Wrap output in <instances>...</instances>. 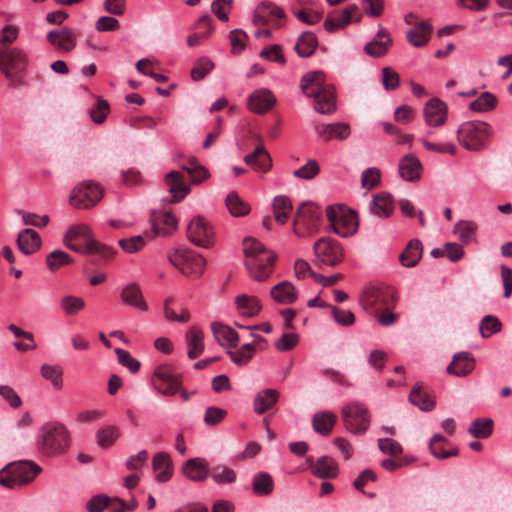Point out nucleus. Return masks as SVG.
<instances>
[{
	"mask_svg": "<svg viewBox=\"0 0 512 512\" xmlns=\"http://www.w3.org/2000/svg\"><path fill=\"white\" fill-rule=\"evenodd\" d=\"M245 267L249 276L264 282L272 275L277 256L256 239L247 238L243 243Z\"/></svg>",
	"mask_w": 512,
	"mask_h": 512,
	"instance_id": "obj_1",
	"label": "nucleus"
},
{
	"mask_svg": "<svg viewBox=\"0 0 512 512\" xmlns=\"http://www.w3.org/2000/svg\"><path fill=\"white\" fill-rule=\"evenodd\" d=\"M303 93L315 99V110L321 114H331L336 110V98L332 85L326 83L321 71L306 73L301 80Z\"/></svg>",
	"mask_w": 512,
	"mask_h": 512,
	"instance_id": "obj_2",
	"label": "nucleus"
},
{
	"mask_svg": "<svg viewBox=\"0 0 512 512\" xmlns=\"http://www.w3.org/2000/svg\"><path fill=\"white\" fill-rule=\"evenodd\" d=\"M64 244L71 250L83 254H96L104 260L112 258L115 251L93 238L91 229L86 224H78L68 229Z\"/></svg>",
	"mask_w": 512,
	"mask_h": 512,
	"instance_id": "obj_3",
	"label": "nucleus"
},
{
	"mask_svg": "<svg viewBox=\"0 0 512 512\" xmlns=\"http://www.w3.org/2000/svg\"><path fill=\"white\" fill-rule=\"evenodd\" d=\"M41 471L42 468L30 460L11 462L0 470V485L10 489L16 486L27 485Z\"/></svg>",
	"mask_w": 512,
	"mask_h": 512,
	"instance_id": "obj_4",
	"label": "nucleus"
},
{
	"mask_svg": "<svg viewBox=\"0 0 512 512\" xmlns=\"http://www.w3.org/2000/svg\"><path fill=\"white\" fill-rule=\"evenodd\" d=\"M492 135V127L482 121L463 123L457 130L459 143L469 151H480Z\"/></svg>",
	"mask_w": 512,
	"mask_h": 512,
	"instance_id": "obj_5",
	"label": "nucleus"
},
{
	"mask_svg": "<svg viewBox=\"0 0 512 512\" xmlns=\"http://www.w3.org/2000/svg\"><path fill=\"white\" fill-rule=\"evenodd\" d=\"M330 229L340 237H350L357 232L358 216L344 205H330L326 208Z\"/></svg>",
	"mask_w": 512,
	"mask_h": 512,
	"instance_id": "obj_6",
	"label": "nucleus"
},
{
	"mask_svg": "<svg viewBox=\"0 0 512 512\" xmlns=\"http://www.w3.org/2000/svg\"><path fill=\"white\" fill-rule=\"evenodd\" d=\"M169 262L183 275L197 278L203 274L206 260L193 250L187 248H175L168 252Z\"/></svg>",
	"mask_w": 512,
	"mask_h": 512,
	"instance_id": "obj_7",
	"label": "nucleus"
},
{
	"mask_svg": "<svg viewBox=\"0 0 512 512\" xmlns=\"http://www.w3.org/2000/svg\"><path fill=\"white\" fill-rule=\"evenodd\" d=\"M322 222L321 208L313 203L302 204L293 221V232L298 237H309L317 233Z\"/></svg>",
	"mask_w": 512,
	"mask_h": 512,
	"instance_id": "obj_8",
	"label": "nucleus"
},
{
	"mask_svg": "<svg viewBox=\"0 0 512 512\" xmlns=\"http://www.w3.org/2000/svg\"><path fill=\"white\" fill-rule=\"evenodd\" d=\"M38 446L45 456L60 455L69 447L68 431L63 425H47L43 428Z\"/></svg>",
	"mask_w": 512,
	"mask_h": 512,
	"instance_id": "obj_9",
	"label": "nucleus"
},
{
	"mask_svg": "<svg viewBox=\"0 0 512 512\" xmlns=\"http://www.w3.org/2000/svg\"><path fill=\"white\" fill-rule=\"evenodd\" d=\"M395 302V291L389 287H370L361 296L363 308L373 314H378L382 309H391Z\"/></svg>",
	"mask_w": 512,
	"mask_h": 512,
	"instance_id": "obj_10",
	"label": "nucleus"
},
{
	"mask_svg": "<svg viewBox=\"0 0 512 512\" xmlns=\"http://www.w3.org/2000/svg\"><path fill=\"white\" fill-rule=\"evenodd\" d=\"M341 416L345 428L356 435L365 433L370 425L368 410L357 402L343 406Z\"/></svg>",
	"mask_w": 512,
	"mask_h": 512,
	"instance_id": "obj_11",
	"label": "nucleus"
},
{
	"mask_svg": "<svg viewBox=\"0 0 512 512\" xmlns=\"http://www.w3.org/2000/svg\"><path fill=\"white\" fill-rule=\"evenodd\" d=\"M28 55L18 47L0 48V70L7 79L22 73L28 65Z\"/></svg>",
	"mask_w": 512,
	"mask_h": 512,
	"instance_id": "obj_12",
	"label": "nucleus"
},
{
	"mask_svg": "<svg viewBox=\"0 0 512 512\" xmlns=\"http://www.w3.org/2000/svg\"><path fill=\"white\" fill-rule=\"evenodd\" d=\"M102 194L103 191L97 183L86 181L73 189L69 203L78 209H89L101 200Z\"/></svg>",
	"mask_w": 512,
	"mask_h": 512,
	"instance_id": "obj_13",
	"label": "nucleus"
},
{
	"mask_svg": "<svg viewBox=\"0 0 512 512\" xmlns=\"http://www.w3.org/2000/svg\"><path fill=\"white\" fill-rule=\"evenodd\" d=\"M152 384L159 393L173 396L182 387L181 375L175 373L170 365H160L154 370Z\"/></svg>",
	"mask_w": 512,
	"mask_h": 512,
	"instance_id": "obj_14",
	"label": "nucleus"
},
{
	"mask_svg": "<svg viewBox=\"0 0 512 512\" xmlns=\"http://www.w3.org/2000/svg\"><path fill=\"white\" fill-rule=\"evenodd\" d=\"M187 237L194 245L209 248L214 244V228L204 217L196 216L187 226Z\"/></svg>",
	"mask_w": 512,
	"mask_h": 512,
	"instance_id": "obj_15",
	"label": "nucleus"
},
{
	"mask_svg": "<svg viewBox=\"0 0 512 512\" xmlns=\"http://www.w3.org/2000/svg\"><path fill=\"white\" fill-rule=\"evenodd\" d=\"M315 257L324 265L336 266L344 258L342 245L329 237L318 239L313 246Z\"/></svg>",
	"mask_w": 512,
	"mask_h": 512,
	"instance_id": "obj_16",
	"label": "nucleus"
},
{
	"mask_svg": "<svg viewBox=\"0 0 512 512\" xmlns=\"http://www.w3.org/2000/svg\"><path fill=\"white\" fill-rule=\"evenodd\" d=\"M361 18L362 14L360 13L358 6L353 4L342 10L328 14L324 22V27L328 32H334L345 28L353 21L359 22Z\"/></svg>",
	"mask_w": 512,
	"mask_h": 512,
	"instance_id": "obj_17",
	"label": "nucleus"
},
{
	"mask_svg": "<svg viewBox=\"0 0 512 512\" xmlns=\"http://www.w3.org/2000/svg\"><path fill=\"white\" fill-rule=\"evenodd\" d=\"M285 18V12L281 7L270 2H264L259 5L255 11L254 23L256 25L279 28Z\"/></svg>",
	"mask_w": 512,
	"mask_h": 512,
	"instance_id": "obj_18",
	"label": "nucleus"
},
{
	"mask_svg": "<svg viewBox=\"0 0 512 512\" xmlns=\"http://www.w3.org/2000/svg\"><path fill=\"white\" fill-rule=\"evenodd\" d=\"M182 474L193 482H203L210 475L208 462L200 457L187 460L182 468Z\"/></svg>",
	"mask_w": 512,
	"mask_h": 512,
	"instance_id": "obj_19",
	"label": "nucleus"
},
{
	"mask_svg": "<svg viewBox=\"0 0 512 512\" xmlns=\"http://www.w3.org/2000/svg\"><path fill=\"white\" fill-rule=\"evenodd\" d=\"M165 183L168 191L171 193V202L182 201L190 192V186L187 184L185 176L179 171H171L165 177Z\"/></svg>",
	"mask_w": 512,
	"mask_h": 512,
	"instance_id": "obj_20",
	"label": "nucleus"
},
{
	"mask_svg": "<svg viewBox=\"0 0 512 512\" xmlns=\"http://www.w3.org/2000/svg\"><path fill=\"white\" fill-rule=\"evenodd\" d=\"M307 463L313 475L321 479H332L337 477L339 469L337 462L329 457L322 456L316 461L312 457L307 458Z\"/></svg>",
	"mask_w": 512,
	"mask_h": 512,
	"instance_id": "obj_21",
	"label": "nucleus"
},
{
	"mask_svg": "<svg viewBox=\"0 0 512 512\" xmlns=\"http://www.w3.org/2000/svg\"><path fill=\"white\" fill-rule=\"evenodd\" d=\"M398 171L403 180L417 182L421 179L423 166L415 155L407 154L400 159Z\"/></svg>",
	"mask_w": 512,
	"mask_h": 512,
	"instance_id": "obj_22",
	"label": "nucleus"
},
{
	"mask_svg": "<svg viewBox=\"0 0 512 512\" xmlns=\"http://www.w3.org/2000/svg\"><path fill=\"white\" fill-rule=\"evenodd\" d=\"M425 121L430 126H441L447 118V106L438 98L429 100L423 110Z\"/></svg>",
	"mask_w": 512,
	"mask_h": 512,
	"instance_id": "obj_23",
	"label": "nucleus"
},
{
	"mask_svg": "<svg viewBox=\"0 0 512 512\" xmlns=\"http://www.w3.org/2000/svg\"><path fill=\"white\" fill-rule=\"evenodd\" d=\"M433 26L428 21H417L415 26L406 32L407 41L414 47L420 48L428 44Z\"/></svg>",
	"mask_w": 512,
	"mask_h": 512,
	"instance_id": "obj_24",
	"label": "nucleus"
},
{
	"mask_svg": "<svg viewBox=\"0 0 512 512\" xmlns=\"http://www.w3.org/2000/svg\"><path fill=\"white\" fill-rule=\"evenodd\" d=\"M315 131L324 141L337 139L346 140L351 133L350 126L347 123L334 124H316Z\"/></svg>",
	"mask_w": 512,
	"mask_h": 512,
	"instance_id": "obj_25",
	"label": "nucleus"
},
{
	"mask_svg": "<svg viewBox=\"0 0 512 512\" xmlns=\"http://www.w3.org/2000/svg\"><path fill=\"white\" fill-rule=\"evenodd\" d=\"M392 43L393 40L390 33L386 29L381 28L373 40L365 45L364 51L369 56L379 58L387 54Z\"/></svg>",
	"mask_w": 512,
	"mask_h": 512,
	"instance_id": "obj_26",
	"label": "nucleus"
},
{
	"mask_svg": "<svg viewBox=\"0 0 512 512\" xmlns=\"http://www.w3.org/2000/svg\"><path fill=\"white\" fill-rule=\"evenodd\" d=\"M151 226L155 236L167 237L177 230V220L169 213H154L151 217Z\"/></svg>",
	"mask_w": 512,
	"mask_h": 512,
	"instance_id": "obj_27",
	"label": "nucleus"
},
{
	"mask_svg": "<svg viewBox=\"0 0 512 512\" xmlns=\"http://www.w3.org/2000/svg\"><path fill=\"white\" fill-rule=\"evenodd\" d=\"M47 40L56 48L69 52L76 46V35L70 28L64 27L52 30L47 34Z\"/></svg>",
	"mask_w": 512,
	"mask_h": 512,
	"instance_id": "obj_28",
	"label": "nucleus"
},
{
	"mask_svg": "<svg viewBox=\"0 0 512 512\" xmlns=\"http://www.w3.org/2000/svg\"><path fill=\"white\" fill-rule=\"evenodd\" d=\"M276 103V98L271 91L267 89L257 90L251 94L248 99V107L257 114H263L269 111Z\"/></svg>",
	"mask_w": 512,
	"mask_h": 512,
	"instance_id": "obj_29",
	"label": "nucleus"
},
{
	"mask_svg": "<svg viewBox=\"0 0 512 512\" xmlns=\"http://www.w3.org/2000/svg\"><path fill=\"white\" fill-rule=\"evenodd\" d=\"M120 299L124 304L141 311L148 309L141 288L137 283H130L124 286L120 292Z\"/></svg>",
	"mask_w": 512,
	"mask_h": 512,
	"instance_id": "obj_30",
	"label": "nucleus"
},
{
	"mask_svg": "<svg viewBox=\"0 0 512 512\" xmlns=\"http://www.w3.org/2000/svg\"><path fill=\"white\" fill-rule=\"evenodd\" d=\"M211 330L215 340L222 347L234 348L239 343V335L231 327L219 322L211 324Z\"/></svg>",
	"mask_w": 512,
	"mask_h": 512,
	"instance_id": "obj_31",
	"label": "nucleus"
},
{
	"mask_svg": "<svg viewBox=\"0 0 512 512\" xmlns=\"http://www.w3.org/2000/svg\"><path fill=\"white\" fill-rule=\"evenodd\" d=\"M244 161L258 172L265 173L272 167V159L263 145L256 147L252 153L247 154Z\"/></svg>",
	"mask_w": 512,
	"mask_h": 512,
	"instance_id": "obj_32",
	"label": "nucleus"
},
{
	"mask_svg": "<svg viewBox=\"0 0 512 512\" xmlns=\"http://www.w3.org/2000/svg\"><path fill=\"white\" fill-rule=\"evenodd\" d=\"M152 468L155 472V479L158 482H167L172 477V461L170 456L165 452H159L154 455Z\"/></svg>",
	"mask_w": 512,
	"mask_h": 512,
	"instance_id": "obj_33",
	"label": "nucleus"
},
{
	"mask_svg": "<svg viewBox=\"0 0 512 512\" xmlns=\"http://www.w3.org/2000/svg\"><path fill=\"white\" fill-rule=\"evenodd\" d=\"M474 359L467 352L455 354L452 362L447 367V372L456 376H466L474 369Z\"/></svg>",
	"mask_w": 512,
	"mask_h": 512,
	"instance_id": "obj_34",
	"label": "nucleus"
},
{
	"mask_svg": "<svg viewBox=\"0 0 512 512\" xmlns=\"http://www.w3.org/2000/svg\"><path fill=\"white\" fill-rule=\"evenodd\" d=\"M370 211L379 218H387L394 211V202L389 193L381 192L373 196Z\"/></svg>",
	"mask_w": 512,
	"mask_h": 512,
	"instance_id": "obj_35",
	"label": "nucleus"
},
{
	"mask_svg": "<svg viewBox=\"0 0 512 512\" xmlns=\"http://www.w3.org/2000/svg\"><path fill=\"white\" fill-rule=\"evenodd\" d=\"M187 355L190 359L198 358L204 351V334L197 327L190 328L185 336Z\"/></svg>",
	"mask_w": 512,
	"mask_h": 512,
	"instance_id": "obj_36",
	"label": "nucleus"
},
{
	"mask_svg": "<svg viewBox=\"0 0 512 512\" xmlns=\"http://www.w3.org/2000/svg\"><path fill=\"white\" fill-rule=\"evenodd\" d=\"M235 304L240 315L254 317L262 309L260 300L253 295L241 294L235 298Z\"/></svg>",
	"mask_w": 512,
	"mask_h": 512,
	"instance_id": "obj_37",
	"label": "nucleus"
},
{
	"mask_svg": "<svg viewBox=\"0 0 512 512\" xmlns=\"http://www.w3.org/2000/svg\"><path fill=\"white\" fill-rule=\"evenodd\" d=\"M270 295L279 304H291L297 299L295 287L289 281H282L273 286Z\"/></svg>",
	"mask_w": 512,
	"mask_h": 512,
	"instance_id": "obj_38",
	"label": "nucleus"
},
{
	"mask_svg": "<svg viewBox=\"0 0 512 512\" xmlns=\"http://www.w3.org/2000/svg\"><path fill=\"white\" fill-rule=\"evenodd\" d=\"M17 244L20 251L28 255L36 252L40 248L41 238L35 230L27 228L19 233Z\"/></svg>",
	"mask_w": 512,
	"mask_h": 512,
	"instance_id": "obj_39",
	"label": "nucleus"
},
{
	"mask_svg": "<svg viewBox=\"0 0 512 512\" xmlns=\"http://www.w3.org/2000/svg\"><path fill=\"white\" fill-rule=\"evenodd\" d=\"M195 30H198L197 32L191 34L187 38V44L190 47H195L200 45L205 39H207L212 30V20L208 15L202 16L197 24L194 26Z\"/></svg>",
	"mask_w": 512,
	"mask_h": 512,
	"instance_id": "obj_40",
	"label": "nucleus"
},
{
	"mask_svg": "<svg viewBox=\"0 0 512 512\" xmlns=\"http://www.w3.org/2000/svg\"><path fill=\"white\" fill-rule=\"evenodd\" d=\"M445 446H450V442L441 434H435L429 442L430 452L436 458L446 459L458 455V447L453 446L450 450L446 451Z\"/></svg>",
	"mask_w": 512,
	"mask_h": 512,
	"instance_id": "obj_41",
	"label": "nucleus"
},
{
	"mask_svg": "<svg viewBox=\"0 0 512 512\" xmlns=\"http://www.w3.org/2000/svg\"><path fill=\"white\" fill-rule=\"evenodd\" d=\"M336 421L337 417L334 413L330 411H322L314 414L312 418V426L317 433L321 435H328L332 431Z\"/></svg>",
	"mask_w": 512,
	"mask_h": 512,
	"instance_id": "obj_42",
	"label": "nucleus"
},
{
	"mask_svg": "<svg viewBox=\"0 0 512 512\" xmlns=\"http://www.w3.org/2000/svg\"><path fill=\"white\" fill-rule=\"evenodd\" d=\"M279 398V392L275 389H265L258 393L254 399V409L258 414H263L272 408Z\"/></svg>",
	"mask_w": 512,
	"mask_h": 512,
	"instance_id": "obj_43",
	"label": "nucleus"
},
{
	"mask_svg": "<svg viewBox=\"0 0 512 512\" xmlns=\"http://www.w3.org/2000/svg\"><path fill=\"white\" fill-rule=\"evenodd\" d=\"M422 256V244L419 240H411L400 254L399 260L403 266L414 267Z\"/></svg>",
	"mask_w": 512,
	"mask_h": 512,
	"instance_id": "obj_44",
	"label": "nucleus"
},
{
	"mask_svg": "<svg viewBox=\"0 0 512 512\" xmlns=\"http://www.w3.org/2000/svg\"><path fill=\"white\" fill-rule=\"evenodd\" d=\"M225 203L230 214L234 217H243L250 213V205L241 199L235 191L228 193Z\"/></svg>",
	"mask_w": 512,
	"mask_h": 512,
	"instance_id": "obj_45",
	"label": "nucleus"
},
{
	"mask_svg": "<svg viewBox=\"0 0 512 512\" xmlns=\"http://www.w3.org/2000/svg\"><path fill=\"white\" fill-rule=\"evenodd\" d=\"M120 437V429L115 425L101 427L96 433V441L101 448H109L114 445Z\"/></svg>",
	"mask_w": 512,
	"mask_h": 512,
	"instance_id": "obj_46",
	"label": "nucleus"
},
{
	"mask_svg": "<svg viewBox=\"0 0 512 512\" xmlns=\"http://www.w3.org/2000/svg\"><path fill=\"white\" fill-rule=\"evenodd\" d=\"M274 488V481L270 474L259 472L254 475L252 480L253 492L258 496L270 495Z\"/></svg>",
	"mask_w": 512,
	"mask_h": 512,
	"instance_id": "obj_47",
	"label": "nucleus"
},
{
	"mask_svg": "<svg viewBox=\"0 0 512 512\" xmlns=\"http://www.w3.org/2000/svg\"><path fill=\"white\" fill-rule=\"evenodd\" d=\"M275 220L280 223H286L292 211V203L286 196H276L272 203Z\"/></svg>",
	"mask_w": 512,
	"mask_h": 512,
	"instance_id": "obj_48",
	"label": "nucleus"
},
{
	"mask_svg": "<svg viewBox=\"0 0 512 512\" xmlns=\"http://www.w3.org/2000/svg\"><path fill=\"white\" fill-rule=\"evenodd\" d=\"M316 47L317 39L315 35L311 32H305L299 37L294 49L300 57H309L314 53Z\"/></svg>",
	"mask_w": 512,
	"mask_h": 512,
	"instance_id": "obj_49",
	"label": "nucleus"
},
{
	"mask_svg": "<svg viewBox=\"0 0 512 512\" xmlns=\"http://www.w3.org/2000/svg\"><path fill=\"white\" fill-rule=\"evenodd\" d=\"M409 401L423 411L432 410L435 404L430 395L422 390L421 385H417L412 389L409 395Z\"/></svg>",
	"mask_w": 512,
	"mask_h": 512,
	"instance_id": "obj_50",
	"label": "nucleus"
},
{
	"mask_svg": "<svg viewBox=\"0 0 512 512\" xmlns=\"http://www.w3.org/2000/svg\"><path fill=\"white\" fill-rule=\"evenodd\" d=\"M477 225L472 221H459L454 227V233L458 234L459 240L464 244L476 241Z\"/></svg>",
	"mask_w": 512,
	"mask_h": 512,
	"instance_id": "obj_51",
	"label": "nucleus"
},
{
	"mask_svg": "<svg viewBox=\"0 0 512 512\" xmlns=\"http://www.w3.org/2000/svg\"><path fill=\"white\" fill-rule=\"evenodd\" d=\"M468 432L475 438H488L493 432V420L491 418L476 419L471 423Z\"/></svg>",
	"mask_w": 512,
	"mask_h": 512,
	"instance_id": "obj_52",
	"label": "nucleus"
},
{
	"mask_svg": "<svg viewBox=\"0 0 512 512\" xmlns=\"http://www.w3.org/2000/svg\"><path fill=\"white\" fill-rule=\"evenodd\" d=\"M60 307L68 316H74L85 308V301L74 295H65L62 297Z\"/></svg>",
	"mask_w": 512,
	"mask_h": 512,
	"instance_id": "obj_53",
	"label": "nucleus"
},
{
	"mask_svg": "<svg viewBox=\"0 0 512 512\" xmlns=\"http://www.w3.org/2000/svg\"><path fill=\"white\" fill-rule=\"evenodd\" d=\"M497 105V98L490 92H483L476 100L470 103V109L476 112H487Z\"/></svg>",
	"mask_w": 512,
	"mask_h": 512,
	"instance_id": "obj_54",
	"label": "nucleus"
},
{
	"mask_svg": "<svg viewBox=\"0 0 512 512\" xmlns=\"http://www.w3.org/2000/svg\"><path fill=\"white\" fill-rule=\"evenodd\" d=\"M210 474L213 480L219 484H231L236 480L235 472L224 465H217L210 469Z\"/></svg>",
	"mask_w": 512,
	"mask_h": 512,
	"instance_id": "obj_55",
	"label": "nucleus"
},
{
	"mask_svg": "<svg viewBox=\"0 0 512 512\" xmlns=\"http://www.w3.org/2000/svg\"><path fill=\"white\" fill-rule=\"evenodd\" d=\"M231 360L238 366L246 365L255 353V346L253 344H245L239 350L229 351Z\"/></svg>",
	"mask_w": 512,
	"mask_h": 512,
	"instance_id": "obj_56",
	"label": "nucleus"
},
{
	"mask_svg": "<svg viewBox=\"0 0 512 512\" xmlns=\"http://www.w3.org/2000/svg\"><path fill=\"white\" fill-rule=\"evenodd\" d=\"M502 328V324L500 320L492 315H487L483 317L480 323V333L482 337L488 338L492 336L493 334H496L499 332Z\"/></svg>",
	"mask_w": 512,
	"mask_h": 512,
	"instance_id": "obj_57",
	"label": "nucleus"
},
{
	"mask_svg": "<svg viewBox=\"0 0 512 512\" xmlns=\"http://www.w3.org/2000/svg\"><path fill=\"white\" fill-rule=\"evenodd\" d=\"M71 257L64 251L56 250L47 255L46 263L51 271H56L60 267L69 264Z\"/></svg>",
	"mask_w": 512,
	"mask_h": 512,
	"instance_id": "obj_58",
	"label": "nucleus"
},
{
	"mask_svg": "<svg viewBox=\"0 0 512 512\" xmlns=\"http://www.w3.org/2000/svg\"><path fill=\"white\" fill-rule=\"evenodd\" d=\"M214 67L212 61L206 57L198 59L191 70V77L194 81L202 80Z\"/></svg>",
	"mask_w": 512,
	"mask_h": 512,
	"instance_id": "obj_59",
	"label": "nucleus"
},
{
	"mask_svg": "<svg viewBox=\"0 0 512 512\" xmlns=\"http://www.w3.org/2000/svg\"><path fill=\"white\" fill-rule=\"evenodd\" d=\"M381 173L375 167L367 168L362 172L361 185L364 189L371 190L380 183Z\"/></svg>",
	"mask_w": 512,
	"mask_h": 512,
	"instance_id": "obj_60",
	"label": "nucleus"
},
{
	"mask_svg": "<svg viewBox=\"0 0 512 512\" xmlns=\"http://www.w3.org/2000/svg\"><path fill=\"white\" fill-rule=\"evenodd\" d=\"M41 375L50 380L56 389L62 387V370L59 367L45 364L41 367Z\"/></svg>",
	"mask_w": 512,
	"mask_h": 512,
	"instance_id": "obj_61",
	"label": "nucleus"
},
{
	"mask_svg": "<svg viewBox=\"0 0 512 512\" xmlns=\"http://www.w3.org/2000/svg\"><path fill=\"white\" fill-rule=\"evenodd\" d=\"M319 172L320 168L318 163L315 160H309L304 166L295 170L293 175L297 178L310 180L316 177Z\"/></svg>",
	"mask_w": 512,
	"mask_h": 512,
	"instance_id": "obj_62",
	"label": "nucleus"
},
{
	"mask_svg": "<svg viewBox=\"0 0 512 512\" xmlns=\"http://www.w3.org/2000/svg\"><path fill=\"white\" fill-rule=\"evenodd\" d=\"M115 353L118 357V362L130 372L136 373L140 369V362L134 359L129 352L121 348H116Z\"/></svg>",
	"mask_w": 512,
	"mask_h": 512,
	"instance_id": "obj_63",
	"label": "nucleus"
},
{
	"mask_svg": "<svg viewBox=\"0 0 512 512\" xmlns=\"http://www.w3.org/2000/svg\"><path fill=\"white\" fill-rule=\"evenodd\" d=\"M400 83L399 74L390 67H384L382 69V84L383 87L387 90H395Z\"/></svg>",
	"mask_w": 512,
	"mask_h": 512,
	"instance_id": "obj_64",
	"label": "nucleus"
}]
</instances>
